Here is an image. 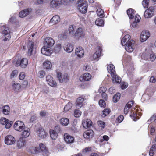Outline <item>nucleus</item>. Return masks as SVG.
I'll use <instances>...</instances> for the list:
<instances>
[{"mask_svg":"<svg viewBox=\"0 0 156 156\" xmlns=\"http://www.w3.org/2000/svg\"><path fill=\"white\" fill-rule=\"evenodd\" d=\"M97 13L98 16L100 18H102L104 17V14L103 11L101 9H99L97 11Z\"/></svg>","mask_w":156,"mask_h":156,"instance_id":"nucleus-43","label":"nucleus"},{"mask_svg":"<svg viewBox=\"0 0 156 156\" xmlns=\"http://www.w3.org/2000/svg\"><path fill=\"white\" fill-rule=\"evenodd\" d=\"M130 36L129 34L125 35L122 39L121 41V43L122 46H125L127 44L128 42L130 41Z\"/></svg>","mask_w":156,"mask_h":156,"instance_id":"nucleus-29","label":"nucleus"},{"mask_svg":"<svg viewBox=\"0 0 156 156\" xmlns=\"http://www.w3.org/2000/svg\"><path fill=\"white\" fill-rule=\"evenodd\" d=\"M57 76L59 82L61 83H66L69 79V77L67 73H65L63 75L61 72H58Z\"/></svg>","mask_w":156,"mask_h":156,"instance_id":"nucleus-7","label":"nucleus"},{"mask_svg":"<svg viewBox=\"0 0 156 156\" xmlns=\"http://www.w3.org/2000/svg\"><path fill=\"white\" fill-rule=\"evenodd\" d=\"M45 46L51 48L55 44L54 40L50 37H47L45 39Z\"/></svg>","mask_w":156,"mask_h":156,"instance_id":"nucleus-19","label":"nucleus"},{"mask_svg":"<svg viewBox=\"0 0 156 156\" xmlns=\"http://www.w3.org/2000/svg\"><path fill=\"white\" fill-rule=\"evenodd\" d=\"M37 132L39 137L41 139L45 138L47 135V133L42 128H39L37 130Z\"/></svg>","mask_w":156,"mask_h":156,"instance_id":"nucleus-25","label":"nucleus"},{"mask_svg":"<svg viewBox=\"0 0 156 156\" xmlns=\"http://www.w3.org/2000/svg\"><path fill=\"white\" fill-rule=\"evenodd\" d=\"M84 50L81 47H78L75 50V54L79 57L81 58L83 56L84 54Z\"/></svg>","mask_w":156,"mask_h":156,"instance_id":"nucleus-22","label":"nucleus"},{"mask_svg":"<svg viewBox=\"0 0 156 156\" xmlns=\"http://www.w3.org/2000/svg\"><path fill=\"white\" fill-rule=\"evenodd\" d=\"M39 147L42 153V154L44 156H48L49 153L45 146L42 143H41L39 144Z\"/></svg>","mask_w":156,"mask_h":156,"instance_id":"nucleus-16","label":"nucleus"},{"mask_svg":"<svg viewBox=\"0 0 156 156\" xmlns=\"http://www.w3.org/2000/svg\"><path fill=\"white\" fill-rule=\"evenodd\" d=\"M51 48L46 46H44L41 49V53L46 55H50L51 54Z\"/></svg>","mask_w":156,"mask_h":156,"instance_id":"nucleus-21","label":"nucleus"},{"mask_svg":"<svg viewBox=\"0 0 156 156\" xmlns=\"http://www.w3.org/2000/svg\"><path fill=\"white\" fill-rule=\"evenodd\" d=\"M82 123L84 128L87 129L92 126V122L90 119H87L83 120Z\"/></svg>","mask_w":156,"mask_h":156,"instance_id":"nucleus-26","label":"nucleus"},{"mask_svg":"<svg viewBox=\"0 0 156 156\" xmlns=\"http://www.w3.org/2000/svg\"><path fill=\"white\" fill-rule=\"evenodd\" d=\"M25 76V73L23 72H21L19 76V78L20 80H23L24 79Z\"/></svg>","mask_w":156,"mask_h":156,"instance_id":"nucleus-58","label":"nucleus"},{"mask_svg":"<svg viewBox=\"0 0 156 156\" xmlns=\"http://www.w3.org/2000/svg\"><path fill=\"white\" fill-rule=\"evenodd\" d=\"M81 113V112L80 110L76 109L74 111V115L76 117H79L80 116Z\"/></svg>","mask_w":156,"mask_h":156,"instance_id":"nucleus-45","label":"nucleus"},{"mask_svg":"<svg viewBox=\"0 0 156 156\" xmlns=\"http://www.w3.org/2000/svg\"><path fill=\"white\" fill-rule=\"evenodd\" d=\"M46 78L48 83L50 86L54 87H55L57 86L56 81L53 80V77L51 76L48 75Z\"/></svg>","mask_w":156,"mask_h":156,"instance_id":"nucleus-13","label":"nucleus"},{"mask_svg":"<svg viewBox=\"0 0 156 156\" xmlns=\"http://www.w3.org/2000/svg\"><path fill=\"white\" fill-rule=\"evenodd\" d=\"M22 131L21 133V135L22 136V137H23V138H27L30 135V129L29 128L25 127V128Z\"/></svg>","mask_w":156,"mask_h":156,"instance_id":"nucleus-28","label":"nucleus"},{"mask_svg":"<svg viewBox=\"0 0 156 156\" xmlns=\"http://www.w3.org/2000/svg\"><path fill=\"white\" fill-rule=\"evenodd\" d=\"M43 66L45 69H50L52 67V65L51 62L48 61H46L44 62Z\"/></svg>","mask_w":156,"mask_h":156,"instance_id":"nucleus-38","label":"nucleus"},{"mask_svg":"<svg viewBox=\"0 0 156 156\" xmlns=\"http://www.w3.org/2000/svg\"><path fill=\"white\" fill-rule=\"evenodd\" d=\"M120 95V94L119 93H118L114 95L113 99V101L115 103L117 102L119 100Z\"/></svg>","mask_w":156,"mask_h":156,"instance_id":"nucleus-42","label":"nucleus"},{"mask_svg":"<svg viewBox=\"0 0 156 156\" xmlns=\"http://www.w3.org/2000/svg\"><path fill=\"white\" fill-rule=\"evenodd\" d=\"M26 144V141L23 137H20L17 141V146L19 148L24 147Z\"/></svg>","mask_w":156,"mask_h":156,"instance_id":"nucleus-30","label":"nucleus"},{"mask_svg":"<svg viewBox=\"0 0 156 156\" xmlns=\"http://www.w3.org/2000/svg\"><path fill=\"white\" fill-rule=\"evenodd\" d=\"M69 31L70 34L73 35L74 34V29L72 25H71L69 26Z\"/></svg>","mask_w":156,"mask_h":156,"instance_id":"nucleus-52","label":"nucleus"},{"mask_svg":"<svg viewBox=\"0 0 156 156\" xmlns=\"http://www.w3.org/2000/svg\"><path fill=\"white\" fill-rule=\"evenodd\" d=\"M98 50L94 53L93 55V58L94 60H96L101 55L102 51L101 48L99 46L97 47Z\"/></svg>","mask_w":156,"mask_h":156,"instance_id":"nucleus-24","label":"nucleus"},{"mask_svg":"<svg viewBox=\"0 0 156 156\" xmlns=\"http://www.w3.org/2000/svg\"><path fill=\"white\" fill-rule=\"evenodd\" d=\"M98 123L99 126V129L101 130L103 129L105 126V122L101 121H98Z\"/></svg>","mask_w":156,"mask_h":156,"instance_id":"nucleus-44","label":"nucleus"},{"mask_svg":"<svg viewBox=\"0 0 156 156\" xmlns=\"http://www.w3.org/2000/svg\"><path fill=\"white\" fill-rule=\"evenodd\" d=\"M94 131L91 129H89L85 131L83 133L84 138L87 140H90L91 139L94 134Z\"/></svg>","mask_w":156,"mask_h":156,"instance_id":"nucleus-10","label":"nucleus"},{"mask_svg":"<svg viewBox=\"0 0 156 156\" xmlns=\"http://www.w3.org/2000/svg\"><path fill=\"white\" fill-rule=\"evenodd\" d=\"M129 109L130 108H129L126 105L125 106L124 110V112L125 114L126 115L128 113L129 111Z\"/></svg>","mask_w":156,"mask_h":156,"instance_id":"nucleus-64","label":"nucleus"},{"mask_svg":"<svg viewBox=\"0 0 156 156\" xmlns=\"http://www.w3.org/2000/svg\"><path fill=\"white\" fill-rule=\"evenodd\" d=\"M152 121L156 123V114L153 115L148 120L149 122H151Z\"/></svg>","mask_w":156,"mask_h":156,"instance_id":"nucleus-60","label":"nucleus"},{"mask_svg":"<svg viewBox=\"0 0 156 156\" xmlns=\"http://www.w3.org/2000/svg\"><path fill=\"white\" fill-rule=\"evenodd\" d=\"M150 34L149 31L144 30L142 32L140 37V40L142 42L145 41L150 37Z\"/></svg>","mask_w":156,"mask_h":156,"instance_id":"nucleus-11","label":"nucleus"},{"mask_svg":"<svg viewBox=\"0 0 156 156\" xmlns=\"http://www.w3.org/2000/svg\"><path fill=\"white\" fill-rule=\"evenodd\" d=\"M28 63V60L26 58H19L16 61L14 60L13 62L16 67L20 66L23 68H25Z\"/></svg>","mask_w":156,"mask_h":156,"instance_id":"nucleus-2","label":"nucleus"},{"mask_svg":"<svg viewBox=\"0 0 156 156\" xmlns=\"http://www.w3.org/2000/svg\"><path fill=\"white\" fill-rule=\"evenodd\" d=\"M87 4L84 1L82 0L79 3L78 8L79 11L83 14H84L87 12Z\"/></svg>","mask_w":156,"mask_h":156,"instance_id":"nucleus-4","label":"nucleus"},{"mask_svg":"<svg viewBox=\"0 0 156 156\" xmlns=\"http://www.w3.org/2000/svg\"><path fill=\"white\" fill-rule=\"evenodd\" d=\"M92 151V148L90 147H86L83 150V151L84 153H86L88 152H90Z\"/></svg>","mask_w":156,"mask_h":156,"instance_id":"nucleus-61","label":"nucleus"},{"mask_svg":"<svg viewBox=\"0 0 156 156\" xmlns=\"http://www.w3.org/2000/svg\"><path fill=\"white\" fill-rule=\"evenodd\" d=\"M67 35L66 33H65L63 34H61L58 36V37L61 40L66 39L67 38Z\"/></svg>","mask_w":156,"mask_h":156,"instance_id":"nucleus-57","label":"nucleus"},{"mask_svg":"<svg viewBox=\"0 0 156 156\" xmlns=\"http://www.w3.org/2000/svg\"><path fill=\"white\" fill-rule=\"evenodd\" d=\"M95 23L98 26H102L104 25V21L102 19L98 18L96 20Z\"/></svg>","mask_w":156,"mask_h":156,"instance_id":"nucleus-41","label":"nucleus"},{"mask_svg":"<svg viewBox=\"0 0 156 156\" xmlns=\"http://www.w3.org/2000/svg\"><path fill=\"white\" fill-rule=\"evenodd\" d=\"M60 121L61 124L64 126H67L69 122V119L67 118H63L60 119Z\"/></svg>","mask_w":156,"mask_h":156,"instance_id":"nucleus-35","label":"nucleus"},{"mask_svg":"<svg viewBox=\"0 0 156 156\" xmlns=\"http://www.w3.org/2000/svg\"><path fill=\"white\" fill-rule=\"evenodd\" d=\"M8 120L4 117L0 119L1 123L3 125H5L7 122H8Z\"/></svg>","mask_w":156,"mask_h":156,"instance_id":"nucleus-55","label":"nucleus"},{"mask_svg":"<svg viewBox=\"0 0 156 156\" xmlns=\"http://www.w3.org/2000/svg\"><path fill=\"white\" fill-rule=\"evenodd\" d=\"M31 11V8H27L21 11L19 13V16L21 18L24 17L29 15Z\"/></svg>","mask_w":156,"mask_h":156,"instance_id":"nucleus-18","label":"nucleus"},{"mask_svg":"<svg viewBox=\"0 0 156 156\" xmlns=\"http://www.w3.org/2000/svg\"><path fill=\"white\" fill-rule=\"evenodd\" d=\"M134 103V101L133 100H132L129 101L126 105L129 108H130L133 105Z\"/></svg>","mask_w":156,"mask_h":156,"instance_id":"nucleus-54","label":"nucleus"},{"mask_svg":"<svg viewBox=\"0 0 156 156\" xmlns=\"http://www.w3.org/2000/svg\"><path fill=\"white\" fill-rule=\"evenodd\" d=\"M45 75V72L44 71L41 70L38 73V76L41 78H43Z\"/></svg>","mask_w":156,"mask_h":156,"instance_id":"nucleus-50","label":"nucleus"},{"mask_svg":"<svg viewBox=\"0 0 156 156\" xmlns=\"http://www.w3.org/2000/svg\"><path fill=\"white\" fill-rule=\"evenodd\" d=\"M127 13L129 19H132L134 18L135 11L133 9H129L127 10Z\"/></svg>","mask_w":156,"mask_h":156,"instance_id":"nucleus-33","label":"nucleus"},{"mask_svg":"<svg viewBox=\"0 0 156 156\" xmlns=\"http://www.w3.org/2000/svg\"><path fill=\"white\" fill-rule=\"evenodd\" d=\"M156 58V56L154 54H151L150 55V59L151 61H153Z\"/></svg>","mask_w":156,"mask_h":156,"instance_id":"nucleus-62","label":"nucleus"},{"mask_svg":"<svg viewBox=\"0 0 156 156\" xmlns=\"http://www.w3.org/2000/svg\"><path fill=\"white\" fill-rule=\"evenodd\" d=\"M10 108L8 105H5L2 107V112L5 115H8L10 113Z\"/></svg>","mask_w":156,"mask_h":156,"instance_id":"nucleus-37","label":"nucleus"},{"mask_svg":"<svg viewBox=\"0 0 156 156\" xmlns=\"http://www.w3.org/2000/svg\"><path fill=\"white\" fill-rule=\"evenodd\" d=\"M6 123L5 125V128L7 129H9L11 127V125H12V122L11 121H9L8 120V122H7Z\"/></svg>","mask_w":156,"mask_h":156,"instance_id":"nucleus-56","label":"nucleus"},{"mask_svg":"<svg viewBox=\"0 0 156 156\" xmlns=\"http://www.w3.org/2000/svg\"><path fill=\"white\" fill-rule=\"evenodd\" d=\"M14 129L18 131H22L25 128V125L23 122L21 121H17L14 125Z\"/></svg>","mask_w":156,"mask_h":156,"instance_id":"nucleus-8","label":"nucleus"},{"mask_svg":"<svg viewBox=\"0 0 156 156\" xmlns=\"http://www.w3.org/2000/svg\"><path fill=\"white\" fill-rule=\"evenodd\" d=\"M91 77L92 76L91 74L88 73H86L80 76V81L84 82L90 80Z\"/></svg>","mask_w":156,"mask_h":156,"instance_id":"nucleus-12","label":"nucleus"},{"mask_svg":"<svg viewBox=\"0 0 156 156\" xmlns=\"http://www.w3.org/2000/svg\"><path fill=\"white\" fill-rule=\"evenodd\" d=\"M54 130L58 133H59L61 131V129L60 126L59 125H57L56 126H55L54 128Z\"/></svg>","mask_w":156,"mask_h":156,"instance_id":"nucleus-59","label":"nucleus"},{"mask_svg":"<svg viewBox=\"0 0 156 156\" xmlns=\"http://www.w3.org/2000/svg\"><path fill=\"white\" fill-rule=\"evenodd\" d=\"M60 17L58 15L54 16L50 21V23H51L53 24H55L60 22Z\"/></svg>","mask_w":156,"mask_h":156,"instance_id":"nucleus-32","label":"nucleus"},{"mask_svg":"<svg viewBox=\"0 0 156 156\" xmlns=\"http://www.w3.org/2000/svg\"><path fill=\"white\" fill-rule=\"evenodd\" d=\"M111 110L110 108H106L104 109L102 111L101 116L102 117H105L108 115L110 112Z\"/></svg>","mask_w":156,"mask_h":156,"instance_id":"nucleus-39","label":"nucleus"},{"mask_svg":"<svg viewBox=\"0 0 156 156\" xmlns=\"http://www.w3.org/2000/svg\"><path fill=\"white\" fill-rule=\"evenodd\" d=\"M49 132L50 136L52 139L55 140L57 138L58 133L55 131L53 129H50Z\"/></svg>","mask_w":156,"mask_h":156,"instance_id":"nucleus-36","label":"nucleus"},{"mask_svg":"<svg viewBox=\"0 0 156 156\" xmlns=\"http://www.w3.org/2000/svg\"><path fill=\"white\" fill-rule=\"evenodd\" d=\"M134 43L135 41L132 40H130L128 42L125 46V49L127 51L130 52L133 51V46Z\"/></svg>","mask_w":156,"mask_h":156,"instance_id":"nucleus-17","label":"nucleus"},{"mask_svg":"<svg viewBox=\"0 0 156 156\" xmlns=\"http://www.w3.org/2000/svg\"><path fill=\"white\" fill-rule=\"evenodd\" d=\"M124 119V116L122 115L119 116L116 119L115 122L117 123H119L122 122Z\"/></svg>","mask_w":156,"mask_h":156,"instance_id":"nucleus-46","label":"nucleus"},{"mask_svg":"<svg viewBox=\"0 0 156 156\" xmlns=\"http://www.w3.org/2000/svg\"><path fill=\"white\" fill-rule=\"evenodd\" d=\"M140 17L139 15L136 14L135 15V21L136 22L139 23L140 21Z\"/></svg>","mask_w":156,"mask_h":156,"instance_id":"nucleus-63","label":"nucleus"},{"mask_svg":"<svg viewBox=\"0 0 156 156\" xmlns=\"http://www.w3.org/2000/svg\"><path fill=\"white\" fill-rule=\"evenodd\" d=\"M72 107V103L70 102H69L65 106L64 108V111H67L70 109Z\"/></svg>","mask_w":156,"mask_h":156,"instance_id":"nucleus-47","label":"nucleus"},{"mask_svg":"<svg viewBox=\"0 0 156 156\" xmlns=\"http://www.w3.org/2000/svg\"><path fill=\"white\" fill-rule=\"evenodd\" d=\"M149 0H143L142 2V4L144 8H147L148 7Z\"/></svg>","mask_w":156,"mask_h":156,"instance_id":"nucleus-48","label":"nucleus"},{"mask_svg":"<svg viewBox=\"0 0 156 156\" xmlns=\"http://www.w3.org/2000/svg\"><path fill=\"white\" fill-rule=\"evenodd\" d=\"M61 47L62 46L60 44H57L54 49V52L56 53H59L61 51Z\"/></svg>","mask_w":156,"mask_h":156,"instance_id":"nucleus-40","label":"nucleus"},{"mask_svg":"<svg viewBox=\"0 0 156 156\" xmlns=\"http://www.w3.org/2000/svg\"><path fill=\"white\" fill-rule=\"evenodd\" d=\"M64 48L67 52L70 53L73 51V46L71 43H67L65 44Z\"/></svg>","mask_w":156,"mask_h":156,"instance_id":"nucleus-27","label":"nucleus"},{"mask_svg":"<svg viewBox=\"0 0 156 156\" xmlns=\"http://www.w3.org/2000/svg\"><path fill=\"white\" fill-rule=\"evenodd\" d=\"M27 55L29 56H30L33 54V52H35L36 49L34 42L31 41H29L27 44Z\"/></svg>","mask_w":156,"mask_h":156,"instance_id":"nucleus-9","label":"nucleus"},{"mask_svg":"<svg viewBox=\"0 0 156 156\" xmlns=\"http://www.w3.org/2000/svg\"><path fill=\"white\" fill-rule=\"evenodd\" d=\"M99 104L101 107L105 108L106 107V103L103 100H100L99 101Z\"/></svg>","mask_w":156,"mask_h":156,"instance_id":"nucleus-49","label":"nucleus"},{"mask_svg":"<svg viewBox=\"0 0 156 156\" xmlns=\"http://www.w3.org/2000/svg\"><path fill=\"white\" fill-rule=\"evenodd\" d=\"M74 36L76 39L84 38L85 36L84 29L81 27L78 28L74 34Z\"/></svg>","mask_w":156,"mask_h":156,"instance_id":"nucleus-6","label":"nucleus"},{"mask_svg":"<svg viewBox=\"0 0 156 156\" xmlns=\"http://www.w3.org/2000/svg\"><path fill=\"white\" fill-rule=\"evenodd\" d=\"M18 73V71L17 70H13L11 74L10 78H13L15 76H16Z\"/></svg>","mask_w":156,"mask_h":156,"instance_id":"nucleus-53","label":"nucleus"},{"mask_svg":"<svg viewBox=\"0 0 156 156\" xmlns=\"http://www.w3.org/2000/svg\"><path fill=\"white\" fill-rule=\"evenodd\" d=\"M15 141V138L11 135H8L5 137V142L6 144L12 145L14 144Z\"/></svg>","mask_w":156,"mask_h":156,"instance_id":"nucleus-15","label":"nucleus"},{"mask_svg":"<svg viewBox=\"0 0 156 156\" xmlns=\"http://www.w3.org/2000/svg\"><path fill=\"white\" fill-rule=\"evenodd\" d=\"M84 101V98L82 97H80L77 98V103L76 105L77 108L79 109L82 106Z\"/></svg>","mask_w":156,"mask_h":156,"instance_id":"nucleus-31","label":"nucleus"},{"mask_svg":"<svg viewBox=\"0 0 156 156\" xmlns=\"http://www.w3.org/2000/svg\"><path fill=\"white\" fill-rule=\"evenodd\" d=\"M107 90L106 87H100L98 90V92L100 93H105Z\"/></svg>","mask_w":156,"mask_h":156,"instance_id":"nucleus-51","label":"nucleus"},{"mask_svg":"<svg viewBox=\"0 0 156 156\" xmlns=\"http://www.w3.org/2000/svg\"><path fill=\"white\" fill-rule=\"evenodd\" d=\"M64 139L65 141L68 144L73 143L74 141V138L67 133L64 134Z\"/></svg>","mask_w":156,"mask_h":156,"instance_id":"nucleus-20","label":"nucleus"},{"mask_svg":"<svg viewBox=\"0 0 156 156\" xmlns=\"http://www.w3.org/2000/svg\"><path fill=\"white\" fill-rule=\"evenodd\" d=\"M62 3V0H52L50 2V5L51 8H55L59 6Z\"/></svg>","mask_w":156,"mask_h":156,"instance_id":"nucleus-23","label":"nucleus"},{"mask_svg":"<svg viewBox=\"0 0 156 156\" xmlns=\"http://www.w3.org/2000/svg\"><path fill=\"white\" fill-rule=\"evenodd\" d=\"M107 69L108 72L111 74L113 83L119 84L121 82V79L116 74L114 66L112 64H110L107 66Z\"/></svg>","mask_w":156,"mask_h":156,"instance_id":"nucleus-1","label":"nucleus"},{"mask_svg":"<svg viewBox=\"0 0 156 156\" xmlns=\"http://www.w3.org/2000/svg\"><path fill=\"white\" fill-rule=\"evenodd\" d=\"M12 84L13 89L14 91L16 92H19L20 91V89L21 88V86L20 84L18 83H15V81H13L12 82Z\"/></svg>","mask_w":156,"mask_h":156,"instance_id":"nucleus-34","label":"nucleus"},{"mask_svg":"<svg viewBox=\"0 0 156 156\" xmlns=\"http://www.w3.org/2000/svg\"><path fill=\"white\" fill-rule=\"evenodd\" d=\"M138 111V110L136 108H133L131 109L130 116L134 121H136L139 119V116H141L142 115V113Z\"/></svg>","mask_w":156,"mask_h":156,"instance_id":"nucleus-5","label":"nucleus"},{"mask_svg":"<svg viewBox=\"0 0 156 156\" xmlns=\"http://www.w3.org/2000/svg\"><path fill=\"white\" fill-rule=\"evenodd\" d=\"M154 11V10L152 7H150L144 12V16L145 17L148 18L152 17L153 15Z\"/></svg>","mask_w":156,"mask_h":156,"instance_id":"nucleus-14","label":"nucleus"},{"mask_svg":"<svg viewBox=\"0 0 156 156\" xmlns=\"http://www.w3.org/2000/svg\"><path fill=\"white\" fill-rule=\"evenodd\" d=\"M0 32L4 35L5 38L3 39L4 41H7L10 38V30L9 28L6 27L5 25L0 26Z\"/></svg>","mask_w":156,"mask_h":156,"instance_id":"nucleus-3","label":"nucleus"}]
</instances>
